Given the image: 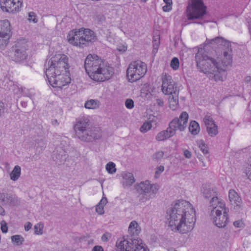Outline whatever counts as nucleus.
Segmentation results:
<instances>
[{"mask_svg":"<svg viewBox=\"0 0 251 251\" xmlns=\"http://www.w3.org/2000/svg\"><path fill=\"white\" fill-rule=\"evenodd\" d=\"M106 170L109 174H112L116 172L115 164L112 162H109L106 165Z\"/></svg>","mask_w":251,"mask_h":251,"instance_id":"34","label":"nucleus"},{"mask_svg":"<svg viewBox=\"0 0 251 251\" xmlns=\"http://www.w3.org/2000/svg\"><path fill=\"white\" fill-rule=\"evenodd\" d=\"M27 48V43L25 40H19L12 47V50L8 54V56L12 60L16 62H21L25 60L27 57L26 53Z\"/></svg>","mask_w":251,"mask_h":251,"instance_id":"9","label":"nucleus"},{"mask_svg":"<svg viewBox=\"0 0 251 251\" xmlns=\"http://www.w3.org/2000/svg\"><path fill=\"white\" fill-rule=\"evenodd\" d=\"M157 120V118L155 117L154 116H150L149 118V121L148 122H150L151 123L156 122Z\"/></svg>","mask_w":251,"mask_h":251,"instance_id":"59","label":"nucleus"},{"mask_svg":"<svg viewBox=\"0 0 251 251\" xmlns=\"http://www.w3.org/2000/svg\"><path fill=\"white\" fill-rule=\"evenodd\" d=\"M0 215L1 216H4L5 215V211L1 205H0Z\"/></svg>","mask_w":251,"mask_h":251,"instance_id":"60","label":"nucleus"},{"mask_svg":"<svg viewBox=\"0 0 251 251\" xmlns=\"http://www.w3.org/2000/svg\"><path fill=\"white\" fill-rule=\"evenodd\" d=\"M244 173L248 178L251 180V162L249 163L248 166L245 169Z\"/></svg>","mask_w":251,"mask_h":251,"instance_id":"39","label":"nucleus"},{"mask_svg":"<svg viewBox=\"0 0 251 251\" xmlns=\"http://www.w3.org/2000/svg\"><path fill=\"white\" fill-rule=\"evenodd\" d=\"M11 35L0 34V51L5 49L9 43Z\"/></svg>","mask_w":251,"mask_h":251,"instance_id":"26","label":"nucleus"},{"mask_svg":"<svg viewBox=\"0 0 251 251\" xmlns=\"http://www.w3.org/2000/svg\"><path fill=\"white\" fill-rule=\"evenodd\" d=\"M159 189L157 184H151L148 180L140 182L136 186V190L141 195L139 197L140 202H145L155 197Z\"/></svg>","mask_w":251,"mask_h":251,"instance_id":"7","label":"nucleus"},{"mask_svg":"<svg viewBox=\"0 0 251 251\" xmlns=\"http://www.w3.org/2000/svg\"><path fill=\"white\" fill-rule=\"evenodd\" d=\"M170 65L174 70H177L179 66L178 59L176 57H174L171 61Z\"/></svg>","mask_w":251,"mask_h":251,"instance_id":"35","label":"nucleus"},{"mask_svg":"<svg viewBox=\"0 0 251 251\" xmlns=\"http://www.w3.org/2000/svg\"><path fill=\"white\" fill-rule=\"evenodd\" d=\"M139 227V225L137 222L135 221H132L129 224L128 227V232L133 235L137 234L139 232L138 228Z\"/></svg>","mask_w":251,"mask_h":251,"instance_id":"30","label":"nucleus"},{"mask_svg":"<svg viewBox=\"0 0 251 251\" xmlns=\"http://www.w3.org/2000/svg\"><path fill=\"white\" fill-rule=\"evenodd\" d=\"M152 127V124L150 122H146L140 127V131L142 133H146Z\"/></svg>","mask_w":251,"mask_h":251,"instance_id":"33","label":"nucleus"},{"mask_svg":"<svg viewBox=\"0 0 251 251\" xmlns=\"http://www.w3.org/2000/svg\"><path fill=\"white\" fill-rule=\"evenodd\" d=\"M3 82L4 83V86L5 87V88L10 89L11 88H9V86H10L13 89L17 87L16 86H15L13 84V82L12 81H10L7 78H4Z\"/></svg>","mask_w":251,"mask_h":251,"instance_id":"36","label":"nucleus"},{"mask_svg":"<svg viewBox=\"0 0 251 251\" xmlns=\"http://www.w3.org/2000/svg\"><path fill=\"white\" fill-rule=\"evenodd\" d=\"M203 121L206 127V131L208 135L211 137L216 136L218 133V126L215 124L212 118L210 116L206 115Z\"/></svg>","mask_w":251,"mask_h":251,"instance_id":"16","label":"nucleus"},{"mask_svg":"<svg viewBox=\"0 0 251 251\" xmlns=\"http://www.w3.org/2000/svg\"><path fill=\"white\" fill-rule=\"evenodd\" d=\"M161 90L165 95L173 94L174 93H179V89L177 84L172 79V76L166 73L162 75Z\"/></svg>","mask_w":251,"mask_h":251,"instance_id":"12","label":"nucleus"},{"mask_svg":"<svg viewBox=\"0 0 251 251\" xmlns=\"http://www.w3.org/2000/svg\"><path fill=\"white\" fill-rule=\"evenodd\" d=\"M206 7L202 0H192V4L187 8L186 16L189 20L200 19L206 14Z\"/></svg>","mask_w":251,"mask_h":251,"instance_id":"10","label":"nucleus"},{"mask_svg":"<svg viewBox=\"0 0 251 251\" xmlns=\"http://www.w3.org/2000/svg\"><path fill=\"white\" fill-rule=\"evenodd\" d=\"M116 247L119 251H147L142 246L134 245L133 241L130 242L124 238L117 241Z\"/></svg>","mask_w":251,"mask_h":251,"instance_id":"14","label":"nucleus"},{"mask_svg":"<svg viewBox=\"0 0 251 251\" xmlns=\"http://www.w3.org/2000/svg\"><path fill=\"white\" fill-rule=\"evenodd\" d=\"M206 42H207V44L209 43L211 44H215L218 46H223L227 49L231 48L230 42L227 40L224 39L222 37H217L210 40H208L207 39Z\"/></svg>","mask_w":251,"mask_h":251,"instance_id":"19","label":"nucleus"},{"mask_svg":"<svg viewBox=\"0 0 251 251\" xmlns=\"http://www.w3.org/2000/svg\"><path fill=\"white\" fill-rule=\"evenodd\" d=\"M224 51L221 59L216 61L210 57L205 49L200 48L195 55L198 70L205 74L211 80L223 81L225 67L230 65L232 62V49Z\"/></svg>","mask_w":251,"mask_h":251,"instance_id":"1","label":"nucleus"},{"mask_svg":"<svg viewBox=\"0 0 251 251\" xmlns=\"http://www.w3.org/2000/svg\"><path fill=\"white\" fill-rule=\"evenodd\" d=\"M93 19L99 24H102L105 21L104 15L101 13L95 12L93 17Z\"/></svg>","mask_w":251,"mask_h":251,"instance_id":"31","label":"nucleus"},{"mask_svg":"<svg viewBox=\"0 0 251 251\" xmlns=\"http://www.w3.org/2000/svg\"><path fill=\"white\" fill-rule=\"evenodd\" d=\"M111 237L110 233L106 232L103 234L101 237V240L103 242H107L109 238Z\"/></svg>","mask_w":251,"mask_h":251,"instance_id":"46","label":"nucleus"},{"mask_svg":"<svg viewBox=\"0 0 251 251\" xmlns=\"http://www.w3.org/2000/svg\"><path fill=\"white\" fill-rule=\"evenodd\" d=\"M4 111V104L0 100V117Z\"/></svg>","mask_w":251,"mask_h":251,"instance_id":"55","label":"nucleus"},{"mask_svg":"<svg viewBox=\"0 0 251 251\" xmlns=\"http://www.w3.org/2000/svg\"><path fill=\"white\" fill-rule=\"evenodd\" d=\"M84 106L87 109H97L100 106V102L97 100H90L85 102Z\"/></svg>","mask_w":251,"mask_h":251,"instance_id":"29","label":"nucleus"},{"mask_svg":"<svg viewBox=\"0 0 251 251\" xmlns=\"http://www.w3.org/2000/svg\"><path fill=\"white\" fill-rule=\"evenodd\" d=\"M123 179V185L124 187H129L135 181L133 175L129 172H125L122 174Z\"/></svg>","mask_w":251,"mask_h":251,"instance_id":"20","label":"nucleus"},{"mask_svg":"<svg viewBox=\"0 0 251 251\" xmlns=\"http://www.w3.org/2000/svg\"><path fill=\"white\" fill-rule=\"evenodd\" d=\"M174 136L173 131H171L167 128L166 130H164L159 132L156 136L155 139L158 141H162L168 139Z\"/></svg>","mask_w":251,"mask_h":251,"instance_id":"25","label":"nucleus"},{"mask_svg":"<svg viewBox=\"0 0 251 251\" xmlns=\"http://www.w3.org/2000/svg\"><path fill=\"white\" fill-rule=\"evenodd\" d=\"M11 25L8 20L0 21V34L11 36Z\"/></svg>","mask_w":251,"mask_h":251,"instance_id":"21","label":"nucleus"},{"mask_svg":"<svg viewBox=\"0 0 251 251\" xmlns=\"http://www.w3.org/2000/svg\"><path fill=\"white\" fill-rule=\"evenodd\" d=\"M164 2L166 4L172 5V0H163Z\"/></svg>","mask_w":251,"mask_h":251,"instance_id":"62","label":"nucleus"},{"mask_svg":"<svg viewBox=\"0 0 251 251\" xmlns=\"http://www.w3.org/2000/svg\"><path fill=\"white\" fill-rule=\"evenodd\" d=\"M36 144H38V146H37V147H38L39 146H40L41 148L45 147V143L42 140H36Z\"/></svg>","mask_w":251,"mask_h":251,"instance_id":"54","label":"nucleus"},{"mask_svg":"<svg viewBox=\"0 0 251 251\" xmlns=\"http://www.w3.org/2000/svg\"><path fill=\"white\" fill-rule=\"evenodd\" d=\"M84 68L90 78L98 82L109 79L114 73L113 68L95 54H89L87 56Z\"/></svg>","mask_w":251,"mask_h":251,"instance_id":"4","label":"nucleus"},{"mask_svg":"<svg viewBox=\"0 0 251 251\" xmlns=\"http://www.w3.org/2000/svg\"><path fill=\"white\" fill-rule=\"evenodd\" d=\"M172 9V5L166 4L163 6L162 7V9L164 12H169Z\"/></svg>","mask_w":251,"mask_h":251,"instance_id":"51","label":"nucleus"},{"mask_svg":"<svg viewBox=\"0 0 251 251\" xmlns=\"http://www.w3.org/2000/svg\"><path fill=\"white\" fill-rule=\"evenodd\" d=\"M31 227L32 224L29 222L26 223L25 225V229L26 231L29 230L31 228Z\"/></svg>","mask_w":251,"mask_h":251,"instance_id":"52","label":"nucleus"},{"mask_svg":"<svg viewBox=\"0 0 251 251\" xmlns=\"http://www.w3.org/2000/svg\"><path fill=\"white\" fill-rule=\"evenodd\" d=\"M201 193L205 199H209L217 195L216 191L213 188L203 185L201 190Z\"/></svg>","mask_w":251,"mask_h":251,"instance_id":"24","label":"nucleus"},{"mask_svg":"<svg viewBox=\"0 0 251 251\" xmlns=\"http://www.w3.org/2000/svg\"><path fill=\"white\" fill-rule=\"evenodd\" d=\"M188 119V114L186 112H183L180 115L179 118L174 119L169 124L168 127L171 131H173L174 135L177 130L181 131L185 129Z\"/></svg>","mask_w":251,"mask_h":251,"instance_id":"13","label":"nucleus"},{"mask_svg":"<svg viewBox=\"0 0 251 251\" xmlns=\"http://www.w3.org/2000/svg\"><path fill=\"white\" fill-rule=\"evenodd\" d=\"M153 50H157L159 45V37L158 36H157L156 38H154L153 40Z\"/></svg>","mask_w":251,"mask_h":251,"instance_id":"41","label":"nucleus"},{"mask_svg":"<svg viewBox=\"0 0 251 251\" xmlns=\"http://www.w3.org/2000/svg\"><path fill=\"white\" fill-rule=\"evenodd\" d=\"M169 95L170 96L168 98L169 106L172 110H176L178 106L179 93L176 92Z\"/></svg>","mask_w":251,"mask_h":251,"instance_id":"23","label":"nucleus"},{"mask_svg":"<svg viewBox=\"0 0 251 251\" xmlns=\"http://www.w3.org/2000/svg\"><path fill=\"white\" fill-rule=\"evenodd\" d=\"M127 49V48L125 46H124L123 47V48L122 49H120V48H119L118 49V50H119V51H125Z\"/></svg>","mask_w":251,"mask_h":251,"instance_id":"63","label":"nucleus"},{"mask_svg":"<svg viewBox=\"0 0 251 251\" xmlns=\"http://www.w3.org/2000/svg\"><path fill=\"white\" fill-rule=\"evenodd\" d=\"M199 147L201 149V150L204 154H207L208 153L207 148L203 142H201V143L200 144Z\"/></svg>","mask_w":251,"mask_h":251,"instance_id":"44","label":"nucleus"},{"mask_svg":"<svg viewBox=\"0 0 251 251\" xmlns=\"http://www.w3.org/2000/svg\"><path fill=\"white\" fill-rule=\"evenodd\" d=\"M21 174V168L18 165L14 167L10 174V178L13 181H17L20 177Z\"/></svg>","mask_w":251,"mask_h":251,"instance_id":"27","label":"nucleus"},{"mask_svg":"<svg viewBox=\"0 0 251 251\" xmlns=\"http://www.w3.org/2000/svg\"><path fill=\"white\" fill-rule=\"evenodd\" d=\"M152 90L153 88L150 85L145 84L141 91V97L145 100H149L152 96Z\"/></svg>","mask_w":251,"mask_h":251,"instance_id":"22","label":"nucleus"},{"mask_svg":"<svg viewBox=\"0 0 251 251\" xmlns=\"http://www.w3.org/2000/svg\"><path fill=\"white\" fill-rule=\"evenodd\" d=\"M68 58L64 54H56L49 61L46 69L48 81L53 87L61 88L71 82Z\"/></svg>","mask_w":251,"mask_h":251,"instance_id":"3","label":"nucleus"},{"mask_svg":"<svg viewBox=\"0 0 251 251\" xmlns=\"http://www.w3.org/2000/svg\"><path fill=\"white\" fill-rule=\"evenodd\" d=\"M189 130L192 134L197 135L200 131L199 124L195 121H191L189 126Z\"/></svg>","mask_w":251,"mask_h":251,"instance_id":"28","label":"nucleus"},{"mask_svg":"<svg viewBox=\"0 0 251 251\" xmlns=\"http://www.w3.org/2000/svg\"><path fill=\"white\" fill-rule=\"evenodd\" d=\"M56 158L61 161L62 160H63L65 158V154H64V155L63 154H61V155L58 154L57 156H56Z\"/></svg>","mask_w":251,"mask_h":251,"instance_id":"61","label":"nucleus"},{"mask_svg":"<svg viewBox=\"0 0 251 251\" xmlns=\"http://www.w3.org/2000/svg\"><path fill=\"white\" fill-rule=\"evenodd\" d=\"M164 170V167L162 165H160L156 168L155 175H158L161 173L163 172Z\"/></svg>","mask_w":251,"mask_h":251,"instance_id":"48","label":"nucleus"},{"mask_svg":"<svg viewBox=\"0 0 251 251\" xmlns=\"http://www.w3.org/2000/svg\"><path fill=\"white\" fill-rule=\"evenodd\" d=\"M52 124L53 125H58V123L57 120H54L53 121H52Z\"/></svg>","mask_w":251,"mask_h":251,"instance_id":"64","label":"nucleus"},{"mask_svg":"<svg viewBox=\"0 0 251 251\" xmlns=\"http://www.w3.org/2000/svg\"><path fill=\"white\" fill-rule=\"evenodd\" d=\"M226 209L224 201L218 198L216 196L212 197L210 201L209 209L210 210H224Z\"/></svg>","mask_w":251,"mask_h":251,"instance_id":"18","label":"nucleus"},{"mask_svg":"<svg viewBox=\"0 0 251 251\" xmlns=\"http://www.w3.org/2000/svg\"><path fill=\"white\" fill-rule=\"evenodd\" d=\"M43 226L41 225H36L34 226L35 233L37 235H42L43 234Z\"/></svg>","mask_w":251,"mask_h":251,"instance_id":"37","label":"nucleus"},{"mask_svg":"<svg viewBox=\"0 0 251 251\" xmlns=\"http://www.w3.org/2000/svg\"><path fill=\"white\" fill-rule=\"evenodd\" d=\"M74 128L76 137L82 142H92L100 139L102 136L100 128L90 126V121L86 117L77 119Z\"/></svg>","mask_w":251,"mask_h":251,"instance_id":"5","label":"nucleus"},{"mask_svg":"<svg viewBox=\"0 0 251 251\" xmlns=\"http://www.w3.org/2000/svg\"><path fill=\"white\" fill-rule=\"evenodd\" d=\"M0 203L4 206L14 207L19 205L20 201L15 195L8 193H0Z\"/></svg>","mask_w":251,"mask_h":251,"instance_id":"15","label":"nucleus"},{"mask_svg":"<svg viewBox=\"0 0 251 251\" xmlns=\"http://www.w3.org/2000/svg\"><path fill=\"white\" fill-rule=\"evenodd\" d=\"M156 103L159 106H163V105H164V101L162 99H158L156 100Z\"/></svg>","mask_w":251,"mask_h":251,"instance_id":"57","label":"nucleus"},{"mask_svg":"<svg viewBox=\"0 0 251 251\" xmlns=\"http://www.w3.org/2000/svg\"><path fill=\"white\" fill-rule=\"evenodd\" d=\"M92 251H103L102 247L100 246H95L92 249Z\"/></svg>","mask_w":251,"mask_h":251,"instance_id":"56","label":"nucleus"},{"mask_svg":"<svg viewBox=\"0 0 251 251\" xmlns=\"http://www.w3.org/2000/svg\"><path fill=\"white\" fill-rule=\"evenodd\" d=\"M233 225L236 227H241L243 226L244 224L241 220H238L233 223Z\"/></svg>","mask_w":251,"mask_h":251,"instance_id":"47","label":"nucleus"},{"mask_svg":"<svg viewBox=\"0 0 251 251\" xmlns=\"http://www.w3.org/2000/svg\"><path fill=\"white\" fill-rule=\"evenodd\" d=\"M183 154L185 157L188 159L190 158L192 156L191 152L188 150H184Z\"/></svg>","mask_w":251,"mask_h":251,"instance_id":"49","label":"nucleus"},{"mask_svg":"<svg viewBox=\"0 0 251 251\" xmlns=\"http://www.w3.org/2000/svg\"><path fill=\"white\" fill-rule=\"evenodd\" d=\"M96 211L99 214L102 215L104 213L103 207L98 204L96 207Z\"/></svg>","mask_w":251,"mask_h":251,"instance_id":"45","label":"nucleus"},{"mask_svg":"<svg viewBox=\"0 0 251 251\" xmlns=\"http://www.w3.org/2000/svg\"><path fill=\"white\" fill-rule=\"evenodd\" d=\"M164 152L162 151H158L153 155V158L156 161H160L164 156Z\"/></svg>","mask_w":251,"mask_h":251,"instance_id":"38","label":"nucleus"},{"mask_svg":"<svg viewBox=\"0 0 251 251\" xmlns=\"http://www.w3.org/2000/svg\"><path fill=\"white\" fill-rule=\"evenodd\" d=\"M67 40L71 45L84 48L90 42H94L97 37L94 32L88 28H81L70 31L67 35Z\"/></svg>","mask_w":251,"mask_h":251,"instance_id":"6","label":"nucleus"},{"mask_svg":"<svg viewBox=\"0 0 251 251\" xmlns=\"http://www.w3.org/2000/svg\"><path fill=\"white\" fill-rule=\"evenodd\" d=\"M36 14L33 12H30L28 13V20L29 21H32L33 22L36 23L37 22V19L36 18Z\"/></svg>","mask_w":251,"mask_h":251,"instance_id":"42","label":"nucleus"},{"mask_svg":"<svg viewBox=\"0 0 251 251\" xmlns=\"http://www.w3.org/2000/svg\"><path fill=\"white\" fill-rule=\"evenodd\" d=\"M14 2L12 3L11 5V8H15V6H18V12L20 11V8L22 5V0H14Z\"/></svg>","mask_w":251,"mask_h":251,"instance_id":"40","label":"nucleus"},{"mask_svg":"<svg viewBox=\"0 0 251 251\" xmlns=\"http://www.w3.org/2000/svg\"><path fill=\"white\" fill-rule=\"evenodd\" d=\"M228 209L211 210L210 216L215 225L219 228L226 226L228 221Z\"/></svg>","mask_w":251,"mask_h":251,"instance_id":"11","label":"nucleus"},{"mask_svg":"<svg viewBox=\"0 0 251 251\" xmlns=\"http://www.w3.org/2000/svg\"><path fill=\"white\" fill-rule=\"evenodd\" d=\"M107 199L105 197L102 198V199L101 200V201H100L99 203L98 204L100 205V206H102L104 207V206L107 203Z\"/></svg>","mask_w":251,"mask_h":251,"instance_id":"53","label":"nucleus"},{"mask_svg":"<svg viewBox=\"0 0 251 251\" xmlns=\"http://www.w3.org/2000/svg\"><path fill=\"white\" fill-rule=\"evenodd\" d=\"M11 239L12 242L15 243L17 246L23 244L24 242V238L20 235L12 236Z\"/></svg>","mask_w":251,"mask_h":251,"instance_id":"32","label":"nucleus"},{"mask_svg":"<svg viewBox=\"0 0 251 251\" xmlns=\"http://www.w3.org/2000/svg\"><path fill=\"white\" fill-rule=\"evenodd\" d=\"M168 226L173 231L185 234L191 231L196 222L195 211L186 201H179L167 211Z\"/></svg>","mask_w":251,"mask_h":251,"instance_id":"2","label":"nucleus"},{"mask_svg":"<svg viewBox=\"0 0 251 251\" xmlns=\"http://www.w3.org/2000/svg\"><path fill=\"white\" fill-rule=\"evenodd\" d=\"M251 81V76L250 75H248L245 76L244 78V82L246 83H249Z\"/></svg>","mask_w":251,"mask_h":251,"instance_id":"58","label":"nucleus"},{"mask_svg":"<svg viewBox=\"0 0 251 251\" xmlns=\"http://www.w3.org/2000/svg\"><path fill=\"white\" fill-rule=\"evenodd\" d=\"M1 230L3 233H6L7 232L8 227L5 222H4V224H1Z\"/></svg>","mask_w":251,"mask_h":251,"instance_id":"50","label":"nucleus"},{"mask_svg":"<svg viewBox=\"0 0 251 251\" xmlns=\"http://www.w3.org/2000/svg\"><path fill=\"white\" fill-rule=\"evenodd\" d=\"M228 197L231 204L234 205L235 209L240 210L242 208V199L234 190H229L228 192Z\"/></svg>","mask_w":251,"mask_h":251,"instance_id":"17","label":"nucleus"},{"mask_svg":"<svg viewBox=\"0 0 251 251\" xmlns=\"http://www.w3.org/2000/svg\"><path fill=\"white\" fill-rule=\"evenodd\" d=\"M125 105L127 108L132 109L134 107V101L131 99H127L125 102Z\"/></svg>","mask_w":251,"mask_h":251,"instance_id":"43","label":"nucleus"},{"mask_svg":"<svg viewBox=\"0 0 251 251\" xmlns=\"http://www.w3.org/2000/svg\"><path fill=\"white\" fill-rule=\"evenodd\" d=\"M147 72L145 63L137 60L130 63L126 70L128 80L130 82L136 81L142 78Z\"/></svg>","mask_w":251,"mask_h":251,"instance_id":"8","label":"nucleus"}]
</instances>
